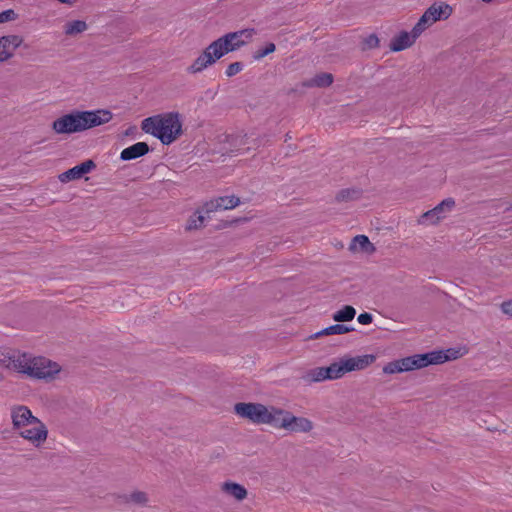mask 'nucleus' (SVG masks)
I'll list each match as a JSON object with an SVG mask.
<instances>
[{
	"label": "nucleus",
	"mask_w": 512,
	"mask_h": 512,
	"mask_svg": "<svg viewBox=\"0 0 512 512\" xmlns=\"http://www.w3.org/2000/svg\"><path fill=\"white\" fill-rule=\"evenodd\" d=\"M333 82V76L330 73L316 75L310 82V85L317 87H327Z\"/></svg>",
	"instance_id": "a878e982"
},
{
	"label": "nucleus",
	"mask_w": 512,
	"mask_h": 512,
	"mask_svg": "<svg viewBox=\"0 0 512 512\" xmlns=\"http://www.w3.org/2000/svg\"><path fill=\"white\" fill-rule=\"evenodd\" d=\"M242 69H243L242 63L234 62V63H231L230 65H228V67L225 71V74L227 77H232V76L238 74L239 72H241Z\"/></svg>",
	"instance_id": "c756f323"
},
{
	"label": "nucleus",
	"mask_w": 512,
	"mask_h": 512,
	"mask_svg": "<svg viewBox=\"0 0 512 512\" xmlns=\"http://www.w3.org/2000/svg\"><path fill=\"white\" fill-rule=\"evenodd\" d=\"M142 130L169 145L182 133V123L178 113H166L148 117L142 121Z\"/></svg>",
	"instance_id": "f03ea898"
},
{
	"label": "nucleus",
	"mask_w": 512,
	"mask_h": 512,
	"mask_svg": "<svg viewBox=\"0 0 512 512\" xmlns=\"http://www.w3.org/2000/svg\"><path fill=\"white\" fill-rule=\"evenodd\" d=\"M236 415L241 418L247 419L253 424H266L272 427L275 426L278 407L265 406L261 403H237L234 406Z\"/></svg>",
	"instance_id": "20e7f679"
},
{
	"label": "nucleus",
	"mask_w": 512,
	"mask_h": 512,
	"mask_svg": "<svg viewBox=\"0 0 512 512\" xmlns=\"http://www.w3.org/2000/svg\"><path fill=\"white\" fill-rule=\"evenodd\" d=\"M501 310L504 314L512 317V299L501 304Z\"/></svg>",
	"instance_id": "473e14b6"
},
{
	"label": "nucleus",
	"mask_w": 512,
	"mask_h": 512,
	"mask_svg": "<svg viewBox=\"0 0 512 512\" xmlns=\"http://www.w3.org/2000/svg\"><path fill=\"white\" fill-rule=\"evenodd\" d=\"M366 43H367V46L369 48H375L378 46L379 44V39L377 38L376 35H370L367 39H366Z\"/></svg>",
	"instance_id": "72a5a7b5"
},
{
	"label": "nucleus",
	"mask_w": 512,
	"mask_h": 512,
	"mask_svg": "<svg viewBox=\"0 0 512 512\" xmlns=\"http://www.w3.org/2000/svg\"><path fill=\"white\" fill-rule=\"evenodd\" d=\"M274 428L291 433H309L314 428V424L308 418L298 417L290 411L278 408Z\"/></svg>",
	"instance_id": "0eeeda50"
},
{
	"label": "nucleus",
	"mask_w": 512,
	"mask_h": 512,
	"mask_svg": "<svg viewBox=\"0 0 512 512\" xmlns=\"http://www.w3.org/2000/svg\"><path fill=\"white\" fill-rule=\"evenodd\" d=\"M126 501L132 502V503H135V504L144 505V504L147 503L148 498H147V495H146L145 492H143V491H134V492H132L131 494H129L126 497Z\"/></svg>",
	"instance_id": "cd10ccee"
},
{
	"label": "nucleus",
	"mask_w": 512,
	"mask_h": 512,
	"mask_svg": "<svg viewBox=\"0 0 512 512\" xmlns=\"http://www.w3.org/2000/svg\"><path fill=\"white\" fill-rule=\"evenodd\" d=\"M383 372L386 374H394V373H400L402 372L400 369V363L399 360L393 361L388 363L384 366Z\"/></svg>",
	"instance_id": "7c9ffc66"
},
{
	"label": "nucleus",
	"mask_w": 512,
	"mask_h": 512,
	"mask_svg": "<svg viewBox=\"0 0 512 512\" xmlns=\"http://www.w3.org/2000/svg\"><path fill=\"white\" fill-rule=\"evenodd\" d=\"M374 360L373 355L342 358L338 362L325 367L328 380L339 379L348 372L362 370L372 364Z\"/></svg>",
	"instance_id": "423d86ee"
},
{
	"label": "nucleus",
	"mask_w": 512,
	"mask_h": 512,
	"mask_svg": "<svg viewBox=\"0 0 512 512\" xmlns=\"http://www.w3.org/2000/svg\"><path fill=\"white\" fill-rule=\"evenodd\" d=\"M452 7L443 1L434 2L429 6L416 25V32H424L438 21L446 20L452 15Z\"/></svg>",
	"instance_id": "6e6552de"
},
{
	"label": "nucleus",
	"mask_w": 512,
	"mask_h": 512,
	"mask_svg": "<svg viewBox=\"0 0 512 512\" xmlns=\"http://www.w3.org/2000/svg\"><path fill=\"white\" fill-rule=\"evenodd\" d=\"M221 490L226 495L234 498L237 501L244 500L248 495L247 489L243 485L232 481H226L222 483Z\"/></svg>",
	"instance_id": "6ab92c4d"
},
{
	"label": "nucleus",
	"mask_w": 512,
	"mask_h": 512,
	"mask_svg": "<svg viewBox=\"0 0 512 512\" xmlns=\"http://www.w3.org/2000/svg\"><path fill=\"white\" fill-rule=\"evenodd\" d=\"M355 315H356V310L354 309V307H352L350 305H346L343 308H341L340 310L336 311L333 314L332 319L335 322L342 323V322H347V321L353 320Z\"/></svg>",
	"instance_id": "b1692460"
},
{
	"label": "nucleus",
	"mask_w": 512,
	"mask_h": 512,
	"mask_svg": "<svg viewBox=\"0 0 512 512\" xmlns=\"http://www.w3.org/2000/svg\"><path fill=\"white\" fill-rule=\"evenodd\" d=\"M25 354L10 348H0V364L8 369L20 372L23 367L22 363L26 364Z\"/></svg>",
	"instance_id": "f8f14e48"
},
{
	"label": "nucleus",
	"mask_w": 512,
	"mask_h": 512,
	"mask_svg": "<svg viewBox=\"0 0 512 512\" xmlns=\"http://www.w3.org/2000/svg\"><path fill=\"white\" fill-rule=\"evenodd\" d=\"M58 1L63 4L71 5V4L75 3L77 0H58Z\"/></svg>",
	"instance_id": "e433bc0d"
},
{
	"label": "nucleus",
	"mask_w": 512,
	"mask_h": 512,
	"mask_svg": "<svg viewBox=\"0 0 512 512\" xmlns=\"http://www.w3.org/2000/svg\"><path fill=\"white\" fill-rule=\"evenodd\" d=\"M235 50L238 49L233 44L231 38H229V35L225 34L213 41L202 52V54L194 60L192 65L188 67V72L193 74L202 72L204 69L214 64L221 57Z\"/></svg>",
	"instance_id": "7ed1b4c3"
},
{
	"label": "nucleus",
	"mask_w": 512,
	"mask_h": 512,
	"mask_svg": "<svg viewBox=\"0 0 512 512\" xmlns=\"http://www.w3.org/2000/svg\"><path fill=\"white\" fill-rule=\"evenodd\" d=\"M351 251H362L368 254L375 252L374 245L370 242L367 236L357 235L353 238L350 244Z\"/></svg>",
	"instance_id": "412c9836"
},
{
	"label": "nucleus",
	"mask_w": 512,
	"mask_h": 512,
	"mask_svg": "<svg viewBox=\"0 0 512 512\" xmlns=\"http://www.w3.org/2000/svg\"><path fill=\"white\" fill-rule=\"evenodd\" d=\"M88 28V25L83 20H73L68 21L63 26V32L66 36L74 37L83 32H85Z\"/></svg>",
	"instance_id": "4be33fe9"
},
{
	"label": "nucleus",
	"mask_w": 512,
	"mask_h": 512,
	"mask_svg": "<svg viewBox=\"0 0 512 512\" xmlns=\"http://www.w3.org/2000/svg\"><path fill=\"white\" fill-rule=\"evenodd\" d=\"M95 167V162L89 159L61 173L58 178L62 183L78 180L90 173Z\"/></svg>",
	"instance_id": "2eb2a0df"
},
{
	"label": "nucleus",
	"mask_w": 512,
	"mask_h": 512,
	"mask_svg": "<svg viewBox=\"0 0 512 512\" xmlns=\"http://www.w3.org/2000/svg\"><path fill=\"white\" fill-rule=\"evenodd\" d=\"M207 217L200 211L194 213L188 220L186 229L187 230H195L199 229L204 225L205 219Z\"/></svg>",
	"instance_id": "393cba45"
},
{
	"label": "nucleus",
	"mask_w": 512,
	"mask_h": 512,
	"mask_svg": "<svg viewBox=\"0 0 512 512\" xmlns=\"http://www.w3.org/2000/svg\"><path fill=\"white\" fill-rule=\"evenodd\" d=\"M19 434L21 437L28 440L34 446L39 447L46 441L48 431L44 423L37 419L32 420L28 427H24L21 430H19Z\"/></svg>",
	"instance_id": "9d476101"
},
{
	"label": "nucleus",
	"mask_w": 512,
	"mask_h": 512,
	"mask_svg": "<svg viewBox=\"0 0 512 512\" xmlns=\"http://www.w3.org/2000/svg\"><path fill=\"white\" fill-rule=\"evenodd\" d=\"M357 321L362 324V325H368V324H371L372 321H373V316L370 314V313H361L358 317H357Z\"/></svg>",
	"instance_id": "2f4dec72"
},
{
	"label": "nucleus",
	"mask_w": 512,
	"mask_h": 512,
	"mask_svg": "<svg viewBox=\"0 0 512 512\" xmlns=\"http://www.w3.org/2000/svg\"><path fill=\"white\" fill-rule=\"evenodd\" d=\"M307 379L311 382H321L324 380H328L326 368L325 367H317L310 370L307 374Z\"/></svg>",
	"instance_id": "bb28decb"
},
{
	"label": "nucleus",
	"mask_w": 512,
	"mask_h": 512,
	"mask_svg": "<svg viewBox=\"0 0 512 512\" xmlns=\"http://www.w3.org/2000/svg\"><path fill=\"white\" fill-rule=\"evenodd\" d=\"M455 206V201L452 198H447L439 203L433 209L425 212L420 219L422 224H436L446 216Z\"/></svg>",
	"instance_id": "9b49d317"
},
{
	"label": "nucleus",
	"mask_w": 512,
	"mask_h": 512,
	"mask_svg": "<svg viewBox=\"0 0 512 512\" xmlns=\"http://www.w3.org/2000/svg\"><path fill=\"white\" fill-rule=\"evenodd\" d=\"M350 191H341L338 195V198H341V199H346V198H349L350 197Z\"/></svg>",
	"instance_id": "c9c22d12"
},
{
	"label": "nucleus",
	"mask_w": 512,
	"mask_h": 512,
	"mask_svg": "<svg viewBox=\"0 0 512 512\" xmlns=\"http://www.w3.org/2000/svg\"><path fill=\"white\" fill-rule=\"evenodd\" d=\"M416 32V25L412 28L411 32L402 31L396 35L390 42V50L393 52H399L411 47L418 37L421 36L422 32Z\"/></svg>",
	"instance_id": "ddd939ff"
},
{
	"label": "nucleus",
	"mask_w": 512,
	"mask_h": 512,
	"mask_svg": "<svg viewBox=\"0 0 512 512\" xmlns=\"http://www.w3.org/2000/svg\"><path fill=\"white\" fill-rule=\"evenodd\" d=\"M255 33H256L255 29L248 28V29H243V30H239L236 32H230L227 34L229 35V38H231V40L233 41V44L235 45V47L237 49H239L242 46H244L245 44H247L252 39V37L255 35Z\"/></svg>",
	"instance_id": "aec40b11"
},
{
	"label": "nucleus",
	"mask_w": 512,
	"mask_h": 512,
	"mask_svg": "<svg viewBox=\"0 0 512 512\" xmlns=\"http://www.w3.org/2000/svg\"><path fill=\"white\" fill-rule=\"evenodd\" d=\"M448 360L442 351H433L425 354H415L399 360L402 372L425 368L432 364H441Z\"/></svg>",
	"instance_id": "1a4fd4ad"
},
{
	"label": "nucleus",
	"mask_w": 512,
	"mask_h": 512,
	"mask_svg": "<svg viewBox=\"0 0 512 512\" xmlns=\"http://www.w3.org/2000/svg\"><path fill=\"white\" fill-rule=\"evenodd\" d=\"M149 151V146L145 142H137L121 151L120 159L123 161H129L139 158Z\"/></svg>",
	"instance_id": "a211bd4d"
},
{
	"label": "nucleus",
	"mask_w": 512,
	"mask_h": 512,
	"mask_svg": "<svg viewBox=\"0 0 512 512\" xmlns=\"http://www.w3.org/2000/svg\"><path fill=\"white\" fill-rule=\"evenodd\" d=\"M26 364L22 363L19 373L25 374L31 378L51 380L61 371L57 362L51 361L45 357H34L25 354Z\"/></svg>",
	"instance_id": "39448f33"
},
{
	"label": "nucleus",
	"mask_w": 512,
	"mask_h": 512,
	"mask_svg": "<svg viewBox=\"0 0 512 512\" xmlns=\"http://www.w3.org/2000/svg\"><path fill=\"white\" fill-rule=\"evenodd\" d=\"M112 118V112L107 109L74 110L53 121L52 129L57 134H74L106 124Z\"/></svg>",
	"instance_id": "f257e3e1"
},
{
	"label": "nucleus",
	"mask_w": 512,
	"mask_h": 512,
	"mask_svg": "<svg viewBox=\"0 0 512 512\" xmlns=\"http://www.w3.org/2000/svg\"><path fill=\"white\" fill-rule=\"evenodd\" d=\"M276 49V46L274 43H268L264 48L259 49L255 52L253 58L255 60H260L264 58L265 56L273 53Z\"/></svg>",
	"instance_id": "c85d7f7f"
},
{
	"label": "nucleus",
	"mask_w": 512,
	"mask_h": 512,
	"mask_svg": "<svg viewBox=\"0 0 512 512\" xmlns=\"http://www.w3.org/2000/svg\"><path fill=\"white\" fill-rule=\"evenodd\" d=\"M353 330H354L353 327H349V326H346L344 324L337 322V324L331 325V326L324 328L321 331L315 333L313 335V338H319L321 336H326V335H342V334L351 332Z\"/></svg>",
	"instance_id": "5701e85b"
},
{
	"label": "nucleus",
	"mask_w": 512,
	"mask_h": 512,
	"mask_svg": "<svg viewBox=\"0 0 512 512\" xmlns=\"http://www.w3.org/2000/svg\"><path fill=\"white\" fill-rule=\"evenodd\" d=\"M11 417L15 429L18 431L24 427H28L32 420L38 419L33 416L31 410L26 406H16L12 408Z\"/></svg>",
	"instance_id": "f3484780"
},
{
	"label": "nucleus",
	"mask_w": 512,
	"mask_h": 512,
	"mask_svg": "<svg viewBox=\"0 0 512 512\" xmlns=\"http://www.w3.org/2000/svg\"><path fill=\"white\" fill-rule=\"evenodd\" d=\"M14 12L12 10L3 11L0 13V23L7 22L12 19Z\"/></svg>",
	"instance_id": "f704fd0d"
},
{
	"label": "nucleus",
	"mask_w": 512,
	"mask_h": 512,
	"mask_svg": "<svg viewBox=\"0 0 512 512\" xmlns=\"http://www.w3.org/2000/svg\"><path fill=\"white\" fill-rule=\"evenodd\" d=\"M239 203L240 200L238 197L222 196L207 202L203 207V211L205 214L209 215L212 212L233 209L238 206Z\"/></svg>",
	"instance_id": "dca6fc26"
},
{
	"label": "nucleus",
	"mask_w": 512,
	"mask_h": 512,
	"mask_svg": "<svg viewBox=\"0 0 512 512\" xmlns=\"http://www.w3.org/2000/svg\"><path fill=\"white\" fill-rule=\"evenodd\" d=\"M23 38L19 35H5L0 37V63L6 62L14 56L15 50L21 46Z\"/></svg>",
	"instance_id": "4468645a"
}]
</instances>
